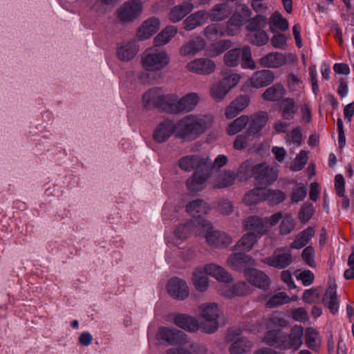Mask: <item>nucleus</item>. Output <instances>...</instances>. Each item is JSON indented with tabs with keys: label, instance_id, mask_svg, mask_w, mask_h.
Segmentation results:
<instances>
[{
	"label": "nucleus",
	"instance_id": "nucleus-19",
	"mask_svg": "<svg viewBox=\"0 0 354 354\" xmlns=\"http://www.w3.org/2000/svg\"><path fill=\"white\" fill-rule=\"evenodd\" d=\"M227 340L231 342L229 352L231 354H245L252 348V343L246 337L239 336V334L230 333L227 335Z\"/></svg>",
	"mask_w": 354,
	"mask_h": 354
},
{
	"label": "nucleus",
	"instance_id": "nucleus-29",
	"mask_svg": "<svg viewBox=\"0 0 354 354\" xmlns=\"http://www.w3.org/2000/svg\"><path fill=\"white\" fill-rule=\"evenodd\" d=\"M274 74L270 70L255 72L249 82L252 87L259 88L270 84L274 80Z\"/></svg>",
	"mask_w": 354,
	"mask_h": 354
},
{
	"label": "nucleus",
	"instance_id": "nucleus-35",
	"mask_svg": "<svg viewBox=\"0 0 354 354\" xmlns=\"http://www.w3.org/2000/svg\"><path fill=\"white\" fill-rule=\"evenodd\" d=\"M186 210L192 216L201 218L209 212V207L203 200L196 199L187 205Z\"/></svg>",
	"mask_w": 354,
	"mask_h": 354
},
{
	"label": "nucleus",
	"instance_id": "nucleus-42",
	"mask_svg": "<svg viewBox=\"0 0 354 354\" xmlns=\"http://www.w3.org/2000/svg\"><path fill=\"white\" fill-rule=\"evenodd\" d=\"M269 26L272 32H276L279 30H287L288 29L289 24L287 19L279 12H274L270 17Z\"/></svg>",
	"mask_w": 354,
	"mask_h": 354
},
{
	"label": "nucleus",
	"instance_id": "nucleus-27",
	"mask_svg": "<svg viewBox=\"0 0 354 354\" xmlns=\"http://www.w3.org/2000/svg\"><path fill=\"white\" fill-rule=\"evenodd\" d=\"M244 230L253 232L259 236H261L268 232L265 229L263 218L258 216H250L243 221Z\"/></svg>",
	"mask_w": 354,
	"mask_h": 354
},
{
	"label": "nucleus",
	"instance_id": "nucleus-64",
	"mask_svg": "<svg viewBox=\"0 0 354 354\" xmlns=\"http://www.w3.org/2000/svg\"><path fill=\"white\" fill-rule=\"evenodd\" d=\"M315 252L312 246L306 247L301 253V258L304 261L310 268H315L316 266V262L315 260Z\"/></svg>",
	"mask_w": 354,
	"mask_h": 354
},
{
	"label": "nucleus",
	"instance_id": "nucleus-3",
	"mask_svg": "<svg viewBox=\"0 0 354 354\" xmlns=\"http://www.w3.org/2000/svg\"><path fill=\"white\" fill-rule=\"evenodd\" d=\"M140 63L146 71L158 72L169 64L170 57L164 49L150 47L142 53Z\"/></svg>",
	"mask_w": 354,
	"mask_h": 354
},
{
	"label": "nucleus",
	"instance_id": "nucleus-43",
	"mask_svg": "<svg viewBox=\"0 0 354 354\" xmlns=\"http://www.w3.org/2000/svg\"><path fill=\"white\" fill-rule=\"evenodd\" d=\"M203 35L207 39L216 41L226 35L225 28L222 24H212L205 28Z\"/></svg>",
	"mask_w": 354,
	"mask_h": 354
},
{
	"label": "nucleus",
	"instance_id": "nucleus-26",
	"mask_svg": "<svg viewBox=\"0 0 354 354\" xmlns=\"http://www.w3.org/2000/svg\"><path fill=\"white\" fill-rule=\"evenodd\" d=\"M249 103L250 97L248 95H241L238 96L226 107L225 117L228 119L234 118L247 108Z\"/></svg>",
	"mask_w": 354,
	"mask_h": 354
},
{
	"label": "nucleus",
	"instance_id": "nucleus-60",
	"mask_svg": "<svg viewBox=\"0 0 354 354\" xmlns=\"http://www.w3.org/2000/svg\"><path fill=\"white\" fill-rule=\"evenodd\" d=\"M308 160V153L306 151H301L291 163L290 168L292 171H300L306 165Z\"/></svg>",
	"mask_w": 354,
	"mask_h": 354
},
{
	"label": "nucleus",
	"instance_id": "nucleus-14",
	"mask_svg": "<svg viewBox=\"0 0 354 354\" xmlns=\"http://www.w3.org/2000/svg\"><path fill=\"white\" fill-rule=\"evenodd\" d=\"M218 293L226 298L232 299L236 297H243L252 292V288L244 281H239L233 286H221L218 288Z\"/></svg>",
	"mask_w": 354,
	"mask_h": 354
},
{
	"label": "nucleus",
	"instance_id": "nucleus-62",
	"mask_svg": "<svg viewBox=\"0 0 354 354\" xmlns=\"http://www.w3.org/2000/svg\"><path fill=\"white\" fill-rule=\"evenodd\" d=\"M314 214V207L311 204H304L301 206L298 218L301 223H306Z\"/></svg>",
	"mask_w": 354,
	"mask_h": 354
},
{
	"label": "nucleus",
	"instance_id": "nucleus-24",
	"mask_svg": "<svg viewBox=\"0 0 354 354\" xmlns=\"http://www.w3.org/2000/svg\"><path fill=\"white\" fill-rule=\"evenodd\" d=\"M209 169L203 171H196L186 182L187 187L190 192H200L206 186V182L209 178Z\"/></svg>",
	"mask_w": 354,
	"mask_h": 354
},
{
	"label": "nucleus",
	"instance_id": "nucleus-44",
	"mask_svg": "<svg viewBox=\"0 0 354 354\" xmlns=\"http://www.w3.org/2000/svg\"><path fill=\"white\" fill-rule=\"evenodd\" d=\"M315 231L313 227H307L296 236L294 241L291 243L290 247L295 249L302 248L315 235Z\"/></svg>",
	"mask_w": 354,
	"mask_h": 354
},
{
	"label": "nucleus",
	"instance_id": "nucleus-8",
	"mask_svg": "<svg viewBox=\"0 0 354 354\" xmlns=\"http://www.w3.org/2000/svg\"><path fill=\"white\" fill-rule=\"evenodd\" d=\"M167 97L168 94H164L160 88L153 87L147 90L143 94L142 104L147 110L159 108L166 112L165 108L169 104Z\"/></svg>",
	"mask_w": 354,
	"mask_h": 354
},
{
	"label": "nucleus",
	"instance_id": "nucleus-33",
	"mask_svg": "<svg viewBox=\"0 0 354 354\" xmlns=\"http://www.w3.org/2000/svg\"><path fill=\"white\" fill-rule=\"evenodd\" d=\"M183 333L174 328L160 327L158 331L157 337L160 340H164L170 344H174L180 342Z\"/></svg>",
	"mask_w": 354,
	"mask_h": 354
},
{
	"label": "nucleus",
	"instance_id": "nucleus-6",
	"mask_svg": "<svg viewBox=\"0 0 354 354\" xmlns=\"http://www.w3.org/2000/svg\"><path fill=\"white\" fill-rule=\"evenodd\" d=\"M223 62L228 67H236L241 63V67L244 69L256 68L250 48L248 46L228 50L223 56Z\"/></svg>",
	"mask_w": 354,
	"mask_h": 354
},
{
	"label": "nucleus",
	"instance_id": "nucleus-50",
	"mask_svg": "<svg viewBox=\"0 0 354 354\" xmlns=\"http://www.w3.org/2000/svg\"><path fill=\"white\" fill-rule=\"evenodd\" d=\"M322 302L328 306L330 311L333 314H335L338 311L339 302L334 288L330 287L327 289L324 297L322 298Z\"/></svg>",
	"mask_w": 354,
	"mask_h": 354
},
{
	"label": "nucleus",
	"instance_id": "nucleus-61",
	"mask_svg": "<svg viewBox=\"0 0 354 354\" xmlns=\"http://www.w3.org/2000/svg\"><path fill=\"white\" fill-rule=\"evenodd\" d=\"M321 295V288H311L305 290L303 295V299L308 304L317 303L320 301Z\"/></svg>",
	"mask_w": 354,
	"mask_h": 354
},
{
	"label": "nucleus",
	"instance_id": "nucleus-38",
	"mask_svg": "<svg viewBox=\"0 0 354 354\" xmlns=\"http://www.w3.org/2000/svg\"><path fill=\"white\" fill-rule=\"evenodd\" d=\"M286 90L281 84H275L267 89L262 94V98L266 101L277 102L281 100L285 95Z\"/></svg>",
	"mask_w": 354,
	"mask_h": 354
},
{
	"label": "nucleus",
	"instance_id": "nucleus-34",
	"mask_svg": "<svg viewBox=\"0 0 354 354\" xmlns=\"http://www.w3.org/2000/svg\"><path fill=\"white\" fill-rule=\"evenodd\" d=\"M178 29L174 26H167L163 28L153 39L156 47L163 46L167 44L177 34Z\"/></svg>",
	"mask_w": 354,
	"mask_h": 354
},
{
	"label": "nucleus",
	"instance_id": "nucleus-12",
	"mask_svg": "<svg viewBox=\"0 0 354 354\" xmlns=\"http://www.w3.org/2000/svg\"><path fill=\"white\" fill-rule=\"evenodd\" d=\"M262 262L275 268L283 269L291 263L292 254L286 248H278L272 256L263 259Z\"/></svg>",
	"mask_w": 354,
	"mask_h": 354
},
{
	"label": "nucleus",
	"instance_id": "nucleus-37",
	"mask_svg": "<svg viewBox=\"0 0 354 354\" xmlns=\"http://www.w3.org/2000/svg\"><path fill=\"white\" fill-rule=\"evenodd\" d=\"M192 9L193 5L189 2H183L180 5L175 6L169 12V19L174 23L178 22L189 14Z\"/></svg>",
	"mask_w": 354,
	"mask_h": 354
},
{
	"label": "nucleus",
	"instance_id": "nucleus-31",
	"mask_svg": "<svg viewBox=\"0 0 354 354\" xmlns=\"http://www.w3.org/2000/svg\"><path fill=\"white\" fill-rule=\"evenodd\" d=\"M279 109L282 118L285 120H290L295 118L298 111V105L294 99L285 97L281 100Z\"/></svg>",
	"mask_w": 354,
	"mask_h": 354
},
{
	"label": "nucleus",
	"instance_id": "nucleus-21",
	"mask_svg": "<svg viewBox=\"0 0 354 354\" xmlns=\"http://www.w3.org/2000/svg\"><path fill=\"white\" fill-rule=\"evenodd\" d=\"M168 293L177 299H184L189 294V290L187 283L178 277L171 278L167 286Z\"/></svg>",
	"mask_w": 354,
	"mask_h": 354
},
{
	"label": "nucleus",
	"instance_id": "nucleus-57",
	"mask_svg": "<svg viewBox=\"0 0 354 354\" xmlns=\"http://www.w3.org/2000/svg\"><path fill=\"white\" fill-rule=\"evenodd\" d=\"M263 201H267L270 203H279L285 198L284 194L279 190H271L263 188Z\"/></svg>",
	"mask_w": 354,
	"mask_h": 354
},
{
	"label": "nucleus",
	"instance_id": "nucleus-49",
	"mask_svg": "<svg viewBox=\"0 0 354 354\" xmlns=\"http://www.w3.org/2000/svg\"><path fill=\"white\" fill-rule=\"evenodd\" d=\"M230 9L226 3L216 5L209 13V18L213 21H219L226 19L230 14Z\"/></svg>",
	"mask_w": 354,
	"mask_h": 354
},
{
	"label": "nucleus",
	"instance_id": "nucleus-36",
	"mask_svg": "<svg viewBox=\"0 0 354 354\" xmlns=\"http://www.w3.org/2000/svg\"><path fill=\"white\" fill-rule=\"evenodd\" d=\"M192 283L198 291L205 292L207 290L209 279L204 271V267H198L194 270Z\"/></svg>",
	"mask_w": 354,
	"mask_h": 354
},
{
	"label": "nucleus",
	"instance_id": "nucleus-28",
	"mask_svg": "<svg viewBox=\"0 0 354 354\" xmlns=\"http://www.w3.org/2000/svg\"><path fill=\"white\" fill-rule=\"evenodd\" d=\"M206 274L214 278L218 281L229 283L233 281L232 275L223 267L215 264L208 263L204 266Z\"/></svg>",
	"mask_w": 354,
	"mask_h": 354
},
{
	"label": "nucleus",
	"instance_id": "nucleus-15",
	"mask_svg": "<svg viewBox=\"0 0 354 354\" xmlns=\"http://www.w3.org/2000/svg\"><path fill=\"white\" fill-rule=\"evenodd\" d=\"M250 16V11L247 7H243L240 13L234 14L229 19L225 28V33L227 36H234L238 34L243 24L248 20Z\"/></svg>",
	"mask_w": 354,
	"mask_h": 354
},
{
	"label": "nucleus",
	"instance_id": "nucleus-45",
	"mask_svg": "<svg viewBox=\"0 0 354 354\" xmlns=\"http://www.w3.org/2000/svg\"><path fill=\"white\" fill-rule=\"evenodd\" d=\"M305 341L306 346L313 350L317 351L319 349L322 339L319 332L311 327L307 328L305 331Z\"/></svg>",
	"mask_w": 354,
	"mask_h": 354
},
{
	"label": "nucleus",
	"instance_id": "nucleus-54",
	"mask_svg": "<svg viewBox=\"0 0 354 354\" xmlns=\"http://www.w3.org/2000/svg\"><path fill=\"white\" fill-rule=\"evenodd\" d=\"M221 75L223 77L221 82H223L230 90L237 85L241 78L240 74L227 69L222 71Z\"/></svg>",
	"mask_w": 354,
	"mask_h": 354
},
{
	"label": "nucleus",
	"instance_id": "nucleus-56",
	"mask_svg": "<svg viewBox=\"0 0 354 354\" xmlns=\"http://www.w3.org/2000/svg\"><path fill=\"white\" fill-rule=\"evenodd\" d=\"M263 342L266 344L277 348L279 340L281 338L282 332L280 329H266Z\"/></svg>",
	"mask_w": 354,
	"mask_h": 354
},
{
	"label": "nucleus",
	"instance_id": "nucleus-59",
	"mask_svg": "<svg viewBox=\"0 0 354 354\" xmlns=\"http://www.w3.org/2000/svg\"><path fill=\"white\" fill-rule=\"evenodd\" d=\"M232 45V43L229 39L221 40L211 46L209 48V55L212 57L217 56L230 48Z\"/></svg>",
	"mask_w": 354,
	"mask_h": 354
},
{
	"label": "nucleus",
	"instance_id": "nucleus-7",
	"mask_svg": "<svg viewBox=\"0 0 354 354\" xmlns=\"http://www.w3.org/2000/svg\"><path fill=\"white\" fill-rule=\"evenodd\" d=\"M143 11L140 0H128L116 10V17L122 24H129L138 19Z\"/></svg>",
	"mask_w": 354,
	"mask_h": 354
},
{
	"label": "nucleus",
	"instance_id": "nucleus-46",
	"mask_svg": "<svg viewBox=\"0 0 354 354\" xmlns=\"http://www.w3.org/2000/svg\"><path fill=\"white\" fill-rule=\"evenodd\" d=\"M268 121V115L266 113H260L251 118L248 131L249 133L254 136L259 133Z\"/></svg>",
	"mask_w": 354,
	"mask_h": 354
},
{
	"label": "nucleus",
	"instance_id": "nucleus-53",
	"mask_svg": "<svg viewBox=\"0 0 354 354\" xmlns=\"http://www.w3.org/2000/svg\"><path fill=\"white\" fill-rule=\"evenodd\" d=\"M263 188H256L246 193L243 198V202L247 205H256L263 201Z\"/></svg>",
	"mask_w": 354,
	"mask_h": 354
},
{
	"label": "nucleus",
	"instance_id": "nucleus-22",
	"mask_svg": "<svg viewBox=\"0 0 354 354\" xmlns=\"http://www.w3.org/2000/svg\"><path fill=\"white\" fill-rule=\"evenodd\" d=\"M186 68L194 73L208 75L214 71L216 65L211 59L198 58L189 62L187 64Z\"/></svg>",
	"mask_w": 354,
	"mask_h": 354
},
{
	"label": "nucleus",
	"instance_id": "nucleus-52",
	"mask_svg": "<svg viewBox=\"0 0 354 354\" xmlns=\"http://www.w3.org/2000/svg\"><path fill=\"white\" fill-rule=\"evenodd\" d=\"M230 91L223 82L219 81L212 84L210 88V95L214 100L221 102Z\"/></svg>",
	"mask_w": 354,
	"mask_h": 354
},
{
	"label": "nucleus",
	"instance_id": "nucleus-11",
	"mask_svg": "<svg viewBox=\"0 0 354 354\" xmlns=\"http://www.w3.org/2000/svg\"><path fill=\"white\" fill-rule=\"evenodd\" d=\"M178 166L185 171H191L195 169L197 171H203L209 168L211 160L207 157L200 155H189L179 159Z\"/></svg>",
	"mask_w": 354,
	"mask_h": 354
},
{
	"label": "nucleus",
	"instance_id": "nucleus-58",
	"mask_svg": "<svg viewBox=\"0 0 354 354\" xmlns=\"http://www.w3.org/2000/svg\"><path fill=\"white\" fill-rule=\"evenodd\" d=\"M287 86L290 91H300L304 88L301 77L297 74L290 73L287 77Z\"/></svg>",
	"mask_w": 354,
	"mask_h": 354
},
{
	"label": "nucleus",
	"instance_id": "nucleus-9",
	"mask_svg": "<svg viewBox=\"0 0 354 354\" xmlns=\"http://www.w3.org/2000/svg\"><path fill=\"white\" fill-rule=\"evenodd\" d=\"M304 328L301 326H294L290 333L283 335L279 340L277 348L280 350L297 351L303 344Z\"/></svg>",
	"mask_w": 354,
	"mask_h": 354
},
{
	"label": "nucleus",
	"instance_id": "nucleus-10",
	"mask_svg": "<svg viewBox=\"0 0 354 354\" xmlns=\"http://www.w3.org/2000/svg\"><path fill=\"white\" fill-rule=\"evenodd\" d=\"M140 51V46L134 39H124L116 44L117 58L122 62L133 60Z\"/></svg>",
	"mask_w": 354,
	"mask_h": 354
},
{
	"label": "nucleus",
	"instance_id": "nucleus-41",
	"mask_svg": "<svg viewBox=\"0 0 354 354\" xmlns=\"http://www.w3.org/2000/svg\"><path fill=\"white\" fill-rule=\"evenodd\" d=\"M263 324L266 329H280L286 327L288 322L284 319L281 313L275 312L268 318L265 319Z\"/></svg>",
	"mask_w": 354,
	"mask_h": 354
},
{
	"label": "nucleus",
	"instance_id": "nucleus-18",
	"mask_svg": "<svg viewBox=\"0 0 354 354\" xmlns=\"http://www.w3.org/2000/svg\"><path fill=\"white\" fill-rule=\"evenodd\" d=\"M160 22L156 17H151L144 21L138 28L136 36L139 41L151 38L160 28Z\"/></svg>",
	"mask_w": 354,
	"mask_h": 354
},
{
	"label": "nucleus",
	"instance_id": "nucleus-16",
	"mask_svg": "<svg viewBox=\"0 0 354 354\" xmlns=\"http://www.w3.org/2000/svg\"><path fill=\"white\" fill-rule=\"evenodd\" d=\"M254 170V178L259 184L268 185L274 182L278 177V169L269 167L264 162L257 164V167Z\"/></svg>",
	"mask_w": 354,
	"mask_h": 354
},
{
	"label": "nucleus",
	"instance_id": "nucleus-13",
	"mask_svg": "<svg viewBox=\"0 0 354 354\" xmlns=\"http://www.w3.org/2000/svg\"><path fill=\"white\" fill-rule=\"evenodd\" d=\"M169 320L180 328L194 333L201 329L198 320L187 314L172 313L169 315Z\"/></svg>",
	"mask_w": 354,
	"mask_h": 354
},
{
	"label": "nucleus",
	"instance_id": "nucleus-1",
	"mask_svg": "<svg viewBox=\"0 0 354 354\" xmlns=\"http://www.w3.org/2000/svg\"><path fill=\"white\" fill-rule=\"evenodd\" d=\"M213 118L206 114H189L177 122L166 118L155 127L152 138L158 143H164L174 135L175 138L192 141L199 138L212 124Z\"/></svg>",
	"mask_w": 354,
	"mask_h": 354
},
{
	"label": "nucleus",
	"instance_id": "nucleus-48",
	"mask_svg": "<svg viewBox=\"0 0 354 354\" xmlns=\"http://www.w3.org/2000/svg\"><path fill=\"white\" fill-rule=\"evenodd\" d=\"M298 297L297 295H294L290 298L286 293L280 292L270 297L266 302V306L268 308H274L292 301H296Z\"/></svg>",
	"mask_w": 354,
	"mask_h": 354
},
{
	"label": "nucleus",
	"instance_id": "nucleus-4",
	"mask_svg": "<svg viewBox=\"0 0 354 354\" xmlns=\"http://www.w3.org/2000/svg\"><path fill=\"white\" fill-rule=\"evenodd\" d=\"M167 100L169 104L165 108L166 113L176 115L194 110L200 102V96L194 92L186 93L180 97L176 94H168Z\"/></svg>",
	"mask_w": 354,
	"mask_h": 354
},
{
	"label": "nucleus",
	"instance_id": "nucleus-5",
	"mask_svg": "<svg viewBox=\"0 0 354 354\" xmlns=\"http://www.w3.org/2000/svg\"><path fill=\"white\" fill-rule=\"evenodd\" d=\"M221 309L216 303H205L198 306V315L202 319L201 330L206 333H213L218 328V319Z\"/></svg>",
	"mask_w": 354,
	"mask_h": 354
},
{
	"label": "nucleus",
	"instance_id": "nucleus-47",
	"mask_svg": "<svg viewBox=\"0 0 354 354\" xmlns=\"http://www.w3.org/2000/svg\"><path fill=\"white\" fill-rule=\"evenodd\" d=\"M250 122V118L248 115H242L240 117L233 120L226 128L227 133L229 136H234L241 132L245 128Z\"/></svg>",
	"mask_w": 354,
	"mask_h": 354
},
{
	"label": "nucleus",
	"instance_id": "nucleus-23",
	"mask_svg": "<svg viewBox=\"0 0 354 354\" xmlns=\"http://www.w3.org/2000/svg\"><path fill=\"white\" fill-rule=\"evenodd\" d=\"M190 221L184 225H179L175 229L173 238L169 241V243L174 245L180 244L182 241L185 240L194 230L195 232L198 230L200 227L198 225V222Z\"/></svg>",
	"mask_w": 354,
	"mask_h": 354
},
{
	"label": "nucleus",
	"instance_id": "nucleus-40",
	"mask_svg": "<svg viewBox=\"0 0 354 354\" xmlns=\"http://www.w3.org/2000/svg\"><path fill=\"white\" fill-rule=\"evenodd\" d=\"M257 167V164L251 160H247L242 162L239 166L236 176L241 181H245L250 178L251 177L254 178L255 169Z\"/></svg>",
	"mask_w": 354,
	"mask_h": 354
},
{
	"label": "nucleus",
	"instance_id": "nucleus-63",
	"mask_svg": "<svg viewBox=\"0 0 354 354\" xmlns=\"http://www.w3.org/2000/svg\"><path fill=\"white\" fill-rule=\"evenodd\" d=\"M295 276L296 278L301 281L302 283L306 286L312 284L315 278L314 274L309 270H297L295 272Z\"/></svg>",
	"mask_w": 354,
	"mask_h": 354
},
{
	"label": "nucleus",
	"instance_id": "nucleus-32",
	"mask_svg": "<svg viewBox=\"0 0 354 354\" xmlns=\"http://www.w3.org/2000/svg\"><path fill=\"white\" fill-rule=\"evenodd\" d=\"M259 237L253 232H248L243 234L234 245L235 251L243 253L250 252L257 243Z\"/></svg>",
	"mask_w": 354,
	"mask_h": 354
},
{
	"label": "nucleus",
	"instance_id": "nucleus-39",
	"mask_svg": "<svg viewBox=\"0 0 354 354\" xmlns=\"http://www.w3.org/2000/svg\"><path fill=\"white\" fill-rule=\"evenodd\" d=\"M236 176L234 172L225 171L218 174L212 180V185L214 188H225L234 183Z\"/></svg>",
	"mask_w": 354,
	"mask_h": 354
},
{
	"label": "nucleus",
	"instance_id": "nucleus-2",
	"mask_svg": "<svg viewBox=\"0 0 354 354\" xmlns=\"http://www.w3.org/2000/svg\"><path fill=\"white\" fill-rule=\"evenodd\" d=\"M200 228L196 231V234L205 239L207 245L212 248L223 249L232 243V238L226 232L214 230L210 222L201 220L198 222Z\"/></svg>",
	"mask_w": 354,
	"mask_h": 354
},
{
	"label": "nucleus",
	"instance_id": "nucleus-17",
	"mask_svg": "<svg viewBox=\"0 0 354 354\" xmlns=\"http://www.w3.org/2000/svg\"><path fill=\"white\" fill-rule=\"evenodd\" d=\"M254 170V178L259 184L268 185L274 182L278 177V169L269 167L264 162L257 164V167Z\"/></svg>",
	"mask_w": 354,
	"mask_h": 354
},
{
	"label": "nucleus",
	"instance_id": "nucleus-25",
	"mask_svg": "<svg viewBox=\"0 0 354 354\" xmlns=\"http://www.w3.org/2000/svg\"><path fill=\"white\" fill-rule=\"evenodd\" d=\"M286 63V56L278 52L269 53L259 59V64L264 68H278Z\"/></svg>",
	"mask_w": 354,
	"mask_h": 354
},
{
	"label": "nucleus",
	"instance_id": "nucleus-30",
	"mask_svg": "<svg viewBox=\"0 0 354 354\" xmlns=\"http://www.w3.org/2000/svg\"><path fill=\"white\" fill-rule=\"evenodd\" d=\"M209 19V12L205 10H199L188 16L183 21L184 28L187 30H192L202 26Z\"/></svg>",
	"mask_w": 354,
	"mask_h": 354
},
{
	"label": "nucleus",
	"instance_id": "nucleus-20",
	"mask_svg": "<svg viewBox=\"0 0 354 354\" xmlns=\"http://www.w3.org/2000/svg\"><path fill=\"white\" fill-rule=\"evenodd\" d=\"M243 276L249 283L257 288L267 289L270 286L269 277L261 270L246 268L243 270Z\"/></svg>",
	"mask_w": 354,
	"mask_h": 354
},
{
	"label": "nucleus",
	"instance_id": "nucleus-55",
	"mask_svg": "<svg viewBox=\"0 0 354 354\" xmlns=\"http://www.w3.org/2000/svg\"><path fill=\"white\" fill-rule=\"evenodd\" d=\"M285 140L286 145L288 146L293 147H299L303 142L301 128L299 127L294 128L290 132L287 133Z\"/></svg>",
	"mask_w": 354,
	"mask_h": 354
},
{
	"label": "nucleus",
	"instance_id": "nucleus-51",
	"mask_svg": "<svg viewBox=\"0 0 354 354\" xmlns=\"http://www.w3.org/2000/svg\"><path fill=\"white\" fill-rule=\"evenodd\" d=\"M295 227L296 221L291 214L288 213L282 214V218L279 227L280 234H289L295 230Z\"/></svg>",
	"mask_w": 354,
	"mask_h": 354
}]
</instances>
